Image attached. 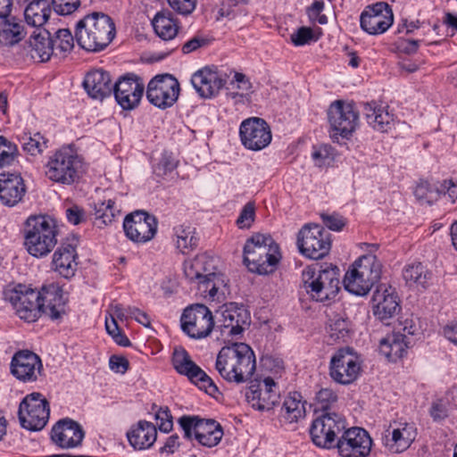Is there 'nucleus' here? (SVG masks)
I'll use <instances>...</instances> for the list:
<instances>
[{"label":"nucleus","instance_id":"48","mask_svg":"<svg viewBox=\"0 0 457 457\" xmlns=\"http://www.w3.org/2000/svg\"><path fill=\"white\" fill-rule=\"evenodd\" d=\"M178 422L184 432L185 438L188 440L195 438L200 443V433L198 432V427L200 426L199 416L183 415L179 419Z\"/></svg>","mask_w":457,"mask_h":457},{"label":"nucleus","instance_id":"47","mask_svg":"<svg viewBox=\"0 0 457 457\" xmlns=\"http://www.w3.org/2000/svg\"><path fill=\"white\" fill-rule=\"evenodd\" d=\"M96 219L101 220L104 225L112 223L115 217L120 213V210L112 199L106 202L97 203L96 204Z\"/></svg>","mask_w":457,"mask_h":457},{"label":"nucleus","instance_id":"61","mask_svg":"<svg viewBox=\"0 0 457 457\" xmlns=\"http://www.w3.org/2000/svg\"><path fill=\"white\" fill-rule=\"evenodd\" d=\"M184 273L190 281L200 278V261L197 255L193 259L185 261Z\"/></svg>","mask_w":457,"mask_h":457},{"label":"nucleus","instance_id":"36","mask_svg":"<svg viewBox=\"0 0 457 457\" xmlns=\"http://www.w3.org/2000/svg\"><path fill=\"white\" fill-rule=\"evenodd\" d=\"M223 327L228 328V334L237 336L241 334L250 324V313L244 307L227 309L222 312Z\"/></svg>","mask_w":457,"mask_h":457},{"label":"nucleus","instance_id":"2","mask_svg":"<svg viewBox=\"0 0 457 457\" xmlns=\"http://www.w3.org/2000/svg\"><path fill=\"white\" fill-rule=\"evenodd\" d=\"M215 367L226 381L243 384L250 380L255 372V354L247 344L232 343L220 349Z\"/></svg>","mask_w":457,"mask_h":457},{"label":"nucleus","instance_id":"38","mask_svg":"<svg viewBox=\"0 0 457 457\" xmlns=\"http://www.w3.org/2000/svg\"><path fill=\"white\" fill-rule=\"evenodd\" d=\"M281 416L288 423L297 422L305 416V407L300 393L293 392L285 399Z\"/></svg>","mask_w":457,"mask_h":457},{"label":"nucleus","instance_id":"4","mask_svg":"<svg viewBox=\"0 0 457 457\" xmlns=\"http://www.w3.org/2000/svg\"><path fill=\"white\" fill-rule=\"evenodd\" d=\"M24 245L28 253L42 258L52 252L57 244L55 222L49 216H30L25 226Z\"/></svg>","mask_w":457,"mask_h":457},{"label":"nucleus","instance_id":"59","mask_svg":"<svg viewBox=\"0 0 457 457\" xmlns=\"http://www.w3.org/2000/svg\"><path fill=\"white\" fill-rule=\"evenodd\" d=\"M202 391H204L206 395H210L217 402L222 399L221 392L213 380L204 370H202Z\"/></svg>","mask_w":457,"mask_h":457},{"label":"nucleus","instance_id":"30","mask_svg":"<svg viewBox=\"0 0 457 457\" xmlns=\"http://www.w3.org/2000/svg\"><path fill=\"white\" fill-rule=\"evenodd\" d=\"M54 42L50 32L46 29L34 32L29 38L30 55L38 62H47L54 54Z\"/></svg>","mask_w":457,"mask_h":457},{"label":"nucleus","instance_id":"62","mask_svg":"<svg viewBox=\"0 0 457 457\" xmlns=\"http://www.w3.org/2000/svg\"><path fill=\"white\" fill-rule=\"evenodd\" d=\"M214 328V320L212 312L202 303V337H208Z\"/></svg>","mask_w":457,"mask_h":457},{"label":"nucleus","instance_id":"64","mask_svg":"<svg viewBox=\"0 0 457 457\" xmlns=\"http://www.w3.org/2000/svg\"><path fill=\"white\" fill-rule=\"evenodd\" d=\"M170 6L181 14L190 13L195 7L196 0H167Z\"/></svg>","mask_w":457,"mask_h":457},{"label":"nucleus","instance_id":"37","mask_svg":"<svg viewBox=\"0 0 457 457\" xmlns=\"http://www.w3.org/2000/svg\"><path fill=\"white\" fill-rule=\"evenodd\" d=\"M172 364L179 374L187 376L192 383L198 386L200 367L191 360L190 355L185 349L176 348L174 350Z\"/></svg>","mask_w":457,"mask_h":457},{"label":"nucleus","instance_id":"6","mask_svg":"<svg viewBox=\"0 0 457 457\" xmlns=\"http://www.w3.org/2000/svg\"><path fill=\"white\" fill-rule=\"evenodd\" d=\"M339 269L332 264L308 267L303 270V287L310 296L317 302H325L334 298L339 291Z\"/></svg>","mask_w":457,"mask_h":457},{"label":"nucleus","instance_id":"13","mask_svg":"<svg viewBox=\"0 0 457 457\" xmlns=\"http://www.w3.org/2000/svg\"><path fill=\"white\" fill-rule=\"evenodd\" d=\"M220 258L202 255V290L208 293V297L212 302L220 303L224 300L227 291V282L225 276L219 270Z\"/></svg>","mask_w":457,"mask_h":457},{"label":"nucleus","instance_id":"45","mask_svg":"<svg viewBox=\"0 0 457 457\" xmlns=\"http://www.w3.org/2000/svg\"><path fill=\"white\" fill-rule=\"evenodd\" d=\"M350 322L338 315L329 320L328 334L331 342L345 341L350 337Z\"/></svg>","mask_w":457,"mask_h":457},{"label":"nucleus","instance_id":"1","mask_svg":"<svg viewBox=\"0 0 457 457\" xmlns=\"http://www.w3.org/2000/svg\"><path fill=\"white\" fill-rule=\"evenodd\" d=\"M4 298L11 303L20 319L27 322L36 321L42 313L56 320L65 312L62 293L54 286L38 291L30 286L18 284L4 291Z\"/></svg>","mask_w":457,"mask_h":457},{"label":"nucleus","instance_id":"56","mask_svg":"<svg viewBox=\"0 0 457 457\" xmlns=\"http://www.w3.org/2000/svg\"><path fill=\"white\" fill-rule=\"evenodd\" d=\"M52 5L56 13L69 15L80 5V0H52Z\"/></svg>","mask_w":457,"mask_h":457},{"label":"nucleus","instance_id":"16","mask_svg":"<svg viewBox=\"0 0 457 457\" xmlns=\"http://www.w3.org/2000/svg\"><path fill=\"white\" fill-rule=\"evenodd\" d=\"M328 119L334 136L348 137L357 126L359 115L353 104L337 100L329 105Z\"/></svg>","mask_w":457,"mask_h":457},{"label":"nucleus","instance_id":"7","mask_svg":"<svg viewBox=\"0 0 457 457\" xmlns=\"http://www.w3.org/2000/svg\"><path fill=\"white\" fill-rule=\"evenodd\" d=\"M82 172V161L71 147H62L50 156L46 165V175L54 182L71 185Z\"/></svg>","mask_w":457,"mask_h":457},{"label":"nucleus","instance_id":"28","mask_svg":"<svg viewBox=\"0 0 457 457\" xmlns=\"http://www.w3.org/2000/svg\"><path fill=\"white\" fill-rule=\"evenodd\" d=\"M386 432L387 434L383 437V444L392 453L405 451L416 436L413 428L406 423L402 428H393L392 431L386 430Z\"/></svg>","mask_w":457,"mask_h":457},{"label":"nucleus","instance_id":"19","mask_svg":"<svg viewBox=\"0 0 457 457\" xmlns=\"http://www.w3.org/2000/svg\"><path fill=\"white\" fill-rule=\"evenodd\" d=\"M11 373L20 381L34 382L41 375L43 364L40 357L29 350H21L12 358Z\"/></svg>","mask_w":457,"mask_h":457},{"label":"nucleus","instance_id":"18","mask_svg":"<svg viewBox=\"0 0 457 457\" xmlns=\"http://www.w3.org/2000/svg\"><path fill=\"white\" fill-rule=\"evenodd\" d=\"M361 29L370 35L382 34L393 24L394 14L391 7L385 2L369 6L361 15Z\"/></svg>","mask_w":457,"mask_h":457},{"label":"nucleus","instance_id":"3","mask_svg":"<svg viewBox=\"0 0 457 457\" xmlns=\"http://www.w3.org/2000/svg\"><path fill=\"white\" fill-rule=\"evenodd\" d=\"M114 36V22L104 12L87 14L76 26L75 37L79 46L89 52L104 49Z\"/></svg>","mask_w":457,"mask_h":457},{"label":"nucleus","instance_id":"35","mask_svg":"<svg viewBox=\"0 0 457 457\" xmlns=\"http://www.w3.org/2000/svg\"><path fill=\"white\" fill-rule=\"evenodd\" d=\"M227 83L216 66L202 68V98H213Z\"/></svg>","mask_w":457,"mask_h":457},{"label":"nucleus","instance_id":"41","mask_svg":"<svg viewBox=\"0 0 457 457\" xmlns=\"http://www.w3.org/2000/svg\"><path fill=\"white\" fill-rule=\"evenodd\" d=\"M224 435L221 425L213 419H202V446L217 445Z\"/></svg>","mask_w":457,"mask_h":457},{"label":"nucleus","instance_id":"44","mask_svg":"<svg viewBox=\"0 0 457 457\" xmlns=\"http://www.w3.org/2000/svg\"><path fill=\"white\" fill-rule=\"evenodd\" d=\"M200 311V303H194L187 306L180 318L182 331L192 338H200V328H197V316L195 312Z\"/></svg>","mask_w":457,"mask_h":457},{"label":"nucleus","instance_id":"60","mask_svg":"<svg viewBox=\"0 0 457 457\" xmlns=\"http://www.w3.org/2000/svg\"><path fill=\"white\" fill-rule=\"evenodd\" d=\"M155 419L160 421L159 429L162 432H170L172 429V416L168 408H160L155 413Z\"/></svg>","mask_w":457,"mask_h":457},{"label":"nucleus","instance_id":"5","mask_svg":"<svg viewBox=\"0 0 457 457\" xmlns=\"http://www.w3.org/2000/svg\"><path fill=\"white\" fill-rule=\"evenodd\" d=\"M280 258L278 245L269 235L255 234L244 246V263L252 272L268 274Z\"/></svg>","mask_w":457,"mask_h":457},{"label":"nucleus","instance_id":"26","mask_svg":"<svg viewBox=\"0 0 457 457\" xmlns=\"http://www.w3.org/2000/svg\"><path fill=\"white\" fill-rule=\"evenodd\" d=\"M76 247L71 244H62L54 252L52 260V270L62 277L70 278L77 270Z\"/></svg>","mask_w":457,"mask_h":457},{"label":"nucleus","instance_id":"53","mask_svg":"<svg viewBox=\"0 0 457 457\" xmlns=\"http://www.w3.org/2000/svg\"><path fill=\"white\" fill-rule=\"evenodd\" d=\"M317 40L318 37L309 27H301L291 35V41L295 46H303Z\"/></svg>","mask_w":457,"mask_h":457},{"label":"nucleus","instance_id":"33","mask_svg":"<svg viewBox=\"0 0 457 457\" xmlns=\"http://www.w3.org/2000/svg\"><path fill=\"white\" fill-rule=\"evenodd\" d=\"M52 13L49 0H30L24 9V18L28 25L41 28Z\"/></svg>","mask_w":457,"mask_h":457},{"label":"nucleus","instance_id":"52","mask_svg":"<svg viewBox=\"0 0 457 457\" xmlns=\"http://www.w3.org/2000/svg\"><path fill=\"white\" fill-rule=\"evenodd\" d=\"M399 326L401 327L399 329L403 332L402 335H406V338L418 337L421 334L420 320L412 315L405 318L403 320H400Z\"/></svg>","mask_w":457,"mask_h":457},{"label":"nucleus","instance_id":"54","mask_svg":"<svg viewBox=\"0 0 457 457\" xmlns=\"http://www.w3.org/2000/svg\"><path fill=\"white\" fill-rule=\"evenodd\" d=\"M255 207L252 202L247 203L240 212L237 224L240 228H249L254 220Z\"/></svg>","mask_w":457,"mask_h":457},{"label":"nucleus","instance_id":"57","mask_svg":"<svg viewBox=\"0 0 457 457\" xmlns=\"http://www.w3.org/2000/svg\"><path fill=\"white\" fill-rule=\"evenodd\" d=\"M324 10V2L322 0L314 1L311 6L307 8V14L312 22H318L324 25L328 22V18L321 12Z\"/></svg>","mask_w":457,"mask_h":457},{"label":"nucleus","instance_id":"39","mask_svg":"<svg viewBox=\"0 0 457 457\" xmlns=\"http://www.w3.org/2000/svg\"><path fill=\"white\" fill-rule=\"evenodd\" d=\"M403 276L407 284L421 288H426L431 279V272L421 262L407 265Z\"/></svg>","mask_w":457,"mask_h":457},{"label":"nucleus","instance_id":"25","mask_svg":"<svg viewBox=\"0 0 457 457\" xmlns=\"http://www.w3.org/2000/svg\"><path fill=\"white\" fill-rule=\"evenodd\" d=\"M83 86L90 97L98 100L111 96L113 88L110 74L102 69L87 72Z\"/></svg>","mask_w":457,"mask_h":457},{"label":"nucleus","instance_id":"42","mask_svg":"<svg viewBox=\"0 0 457 457\" xmlns=\"http://www.w3.org/2000/svg\"><path fill=\"white\" fill-rule=\"evenodd\" d=\"M152 23L155 33L163 40H170L178 33V26L170 14L158 12Z\"/></svg>","mask_w":457,"mask_h":457},{"label":"nucleus","instance_id":"21","mask_svg":"<svg viewBox=\"0 0 457 457\" xmlns=\"http://www.w3.org/2000/svg\"><path fill=\"white\" fill-rule=\"evenodd\" d=\"M81 426L71 420H59L52 428L51 439L61 448H74L81 445L84 438Z\"/></svg>","mask_w":457,"mask_h":457},{"label":"nucleus","instance_id":"22","mask_svg":"<svg viewBox=\"0 0 457 457\" xmlns=\"http://www.w3.org/2000/svg\"><path fill=\"white\" fill-rule=\"evenodd\" d=\"M373 313L380 320L394 317L400 311L397 295L391 287L380 285L372 296Z\"/></svg>","mask_w":457,"mask_h":457},{"label":"nucleus","instance_id":"51","mask_svg":"<svg viewBox=\"0 0 457 457\" xmlns=\"http://www.w3.org/2000/svg\"><path fill=\"white\" fill-rule=\"evenodd\" d=\"M16 146L7 143L4 137H0V168L11 165L16 156Z\"/></svg>","mask_w":457,"mask_h":457},{"label":"nucleus","instance_id":"23","mask_svg":"<svg viewBox=\"0 0 457 457\" xmlns=\"http://www.w3.org/2000/svg\"><path fill=\"white\" fill-rule=\"evenodd\" d=\"M27 191L22 177L18 173L0 175V201L6 206H14L24 197Z\"/></svg>","mask_w":457,"mask_h":457},{"label":"nucleus","instance_id":"24","mask_svg":"<svg viewBox=\"0 0 457 457\" xmlns=\"http://www.w3.org/2000/svg\"><path fill=\"white\" fill-rule=\"evenodd\" d=\"M262 386L257 389L251 388L246 392V399L253 409L270 411L278 403L279 395L274 390L276 384L270 377L264 378Z\"/></svg>","mask_w":457,"mask_h":457},{"label":"nucleus","instance_id":"12","mask_svg":"<svg viewBox=\"0 0 457 457\" xmlns=\"http://www.w3.org/2000/svg\"><path fill=\"white\" fill-rule=\"evenodd\" d=\"M179 94L178 79L169 74H159L153 78L147 86L146 97L154 105L166 109L174 104Z\"/></svg>","mask_w":457,"mask_h":457},{"label":"nucleus","instance_id":"11","mask_svg":"<svg viewBox=\"0 0 457 457\" xmlns=\"http://www.w3.org/2000/svg\"><path fill=\"white\" fill-rule=\"evenodd\" d=\"M361 370L360 357L353 348L338 349L330 359L329 375L338 384L349 385L354 382L361 374Z\"/></svg>","mask_w":457,"mask_h":457},{"label":"nucleus","instance_id":"50","mask_svg":"<svg viewBox=\"0 0 457 457\" xmlns=\"http://www.w3.org/2000/svg\"><path fill=\"white\" fill-rule=\"evenodd\" d=\"M22 147L24 151L31 155H37L43 152L46 147V140L40 133L34 134L33 137H24Z\"/></svg>","mask_w":457,"mask_h":457},{"label":"nucleus","instance_id":"9","mask_svg":"<svg viewBox=\"0 0 457 457\" xmlns=\"http://www.w3.org/2000/svg\"><path fill=\"white\" fill-rule=\"evenodd\" d=\"M345 418L336 412H324L317 417L310 428L313 444L320 448H335L337 441L345 428Z\"/></svg>","mask_w":457,"mask_h":457},{"label":"nucleus","instance_id":"15","mask_svg":"<svg viewBox=\"0 0 457 457\" xmlns=\"http://www.w3.org/2000/svg\"><path fill=\"white\" fill-rule=\"evenodd\" d=\"M157 225L156 218L143 211L128 214L123 221L127 237L135 243H146L152 240L157 232Z\"/></svg>","mask_w":457,"mask_h":457},{"label":"nucleus","instance_id":"17","mask_svg":"<svg viewBox=\"0 0 457 457\" xmlns=\"http://www.w3.org/2000/svg\"><path fill=\"white\" fill-rule=\"evenodd\" d=\"M239 137L242 145L253 151L265 148L272 138L269 124L258 117L248 118L241 122Z\"/></svg>","mask_w":457,"mask_h":457},{"label":"nucleus","instance_id":"29","mask_svg":"<svg viewBox=\"0 0 457 457\" xmlns=\"http://www.w3.org/2000/svg\"><path fill=\"white\" fill-rule=\"evenodd\" d=\"M412 342L411 338H406V335H402L400 331L394 332L380 340L379 352L389 361L395 362L403 357Z\"/></svg>","mask_w":457,"mask_h":457},{"label":"nucleus","instance_id":"8","mask_svg":"<svg viewBox=\"0 0 457 457\" xmlns=\"http://www.w3.org/2000/svg\"><path fill=\"white\" fill-rule=\"evenodd\" d=\"M297 247L305 257L319 260L330 251V234L319 224H305L297 234Z\"/></svg>","mask_w":457,"mask_h":457},{"label":"nucleus","instance_id":"34","mask_svg":"<svg viewBox=\"0 0 457 457\" xmlns=\"http://www.w3.org/2000/svg\"><path fill=\"white\" fill-rule=\"evenodd\" d=\"M25 35L23 25L15 17L0 18V45L13 46L21 42Z\"/></svg>","mask_w":457,"mask_h":457},{"label":"nucleus","instance_id":"55","mask_svg":"<svg viewBox=\"0 0 457 457\" xmlns=\"http://www.w3.org/2000/svg\"><path fill=\"white\" fill-rule=\"evenodd\" d=\"M337 395L329 388H322L316 395V401L319 408L324 412H328L329 406L336 403Z\"/></svg>","mask_w":457,"mask_h":457},{"label":"nucleus","instance_id":"43","mask_svg":"<svg viewBox=\"0 0 457 457\" xmlns=\"http://www.w3.org/2000/svg\"><path fill=\"white\" fill-rule=\"evenodd\" d=\"M355 270L356 269L351 266L346 271L343 280L344 287L345 290L353 295H365L370 292L372 286L367 285L364 277L357 275Z\"/></svg>","mask_w":457,"mask_h":457},{"label":"nucleus","instance_id":"10","mask_svg":"<svg viewBox=\"0 0 457 457\" xmlns=\"http://www.w3.org/2000/svg\"><path fill=\"white\" fill-rule=\"evenodd\" d=\"M19 420L21 427L30 431L43 429L48 422L50 407L42 394L28 395L20 403Z\"/></svg>","mask_w":457,"mask_h":457},{"label":"nucleus","instance_id":"31","mask_svg":"<svg viewBox=\"0 0 457 457\" xmlns=\"http://www.w3.org/2000/svg\"><path fill=\"white\" fill-rule=\"evenodd\" d=\"M352 266L356 269L355 272L364 277L367 285L372 287L378 283L381 277L382 264L374 254H365L356 260Z\"/></svg>","mask_w":457,"mask_h":457},{"label":"nucleus","instance_id":"40","mask_svg":"<svg viewBox=\"0 0 457 457\" xmlns=\"http://www.w3.org/2000/svg\"><path fill=\"white\" fill-rule=\"evenodd\" d=\"M177 248L183 254H188L198 246L199 238L195 228L179 226L175 228Z\"/></svg>","mask_w":457,"mask_h":457},{"label":"nucleus","instance_id":"58","mask_svg":"<svg viewBox=\"0 0 457 457\" xmlns=\"http://www.w3.org/2000/svg\"><path fill=\"white\" fill-rule=\"evenodd\" d=\"M320 218L324 225L333 231H341L346 224V220L337 213H321Z\"/></svg>","mask_w":457,"mask_h":457},{"label":"nucleus","instance_id":"63","mask_svg":"<svg viewBox=\"0 0 457 457\" xmlns=\"http://www.w3.org/2000/svg\"><path fill=\"white\" fill-rule=\"evenodd\" d=\"M134 306H128L127 308L123 307L120 303H112L108 307L109 315H112L116 320L120 321L127 320L129 319H132V314H130V310Z\"/></svg>","mask_w":457,"mask_h":457},{"label":"nucleus","instance_id":"14","mask_svg":"<svg viewBox=\"0 0 457 457\" xmlns=\"http://www.w3.org/2000/svg\"><path fill=\"white\" fill-rule=\"evenodd\" d=\"M372 440L368 432L358 427L346 428L340 434L335 448L342 457H367Z\"/></svg>","mask_w":457,"mask_h":457},{"label":"nucleus","instance_id":"49","mask_svg":"<svg viewBox=\"0 0 457 457\" xmlns=\"http://www.w3.org/2000/svg\"><path fill=\"white\" fill-rule=\"evenodd\" d=\"M414 195L421 203L431 204L439 195L438 187L431 186L428 181H420L415 187Z\"/></svg>","mask_w":457,"mask_h":457},{"label":"nucleus","instance_id":"27","mask_svg":"<svg viewBox=\"0 0 457 457\" xmlns=\"http://www.w3.org/2000/svg\"><path fill=\"white\" fill-rule=\"evenodd\" d=\"M129 445L135 450L150 448L157 438L156 427L146 420H139L127 432Z\"/></svg>","mask_w":457,"mask_h":457},{"label":"nucleus","instance_id":"46","mask_svg":"<svg viewBox=\"0 0 457 457\" xmlns=\"http://www.w3.org/2000/svg\"><path fill=\"white\" fill-rule=\"evenodd\" d=\"M54 42V50L55 55L64 56L70 53L74 46V39L68 29H60L53 37Z\"/></svg>","mask_w":457,"mask_h":457},{"label":"nucleus","instance_id":"32","mask_svg":"<svg viewBox=\"0 0 457 457\" xmlns=\"http://www.w3.org/2000/svg\"><path fill=\"white\" fill-rule=\"evenodd\" d=\"M363 112L369 125L374 129L380 132H387L394 121L393 114L376 103H366L364 104Z\"/></svg>","mask_w":457,"mask_h":457},{"label":"nucleus","instance_id":"20","mask_svg":"<svg viewBox=\"0 0 457 457\" xmlns=\"http://www.w3.org/2000/svg\"><path fill=\"white\" fill-rule=\"evenodd\" d=\"M144 89V83L137 76L128 74L113 84L112 92L117 103L124 110H132L139 104Z\"/></svg>","mask_w":457,"mask_h":457}]
</instances>
